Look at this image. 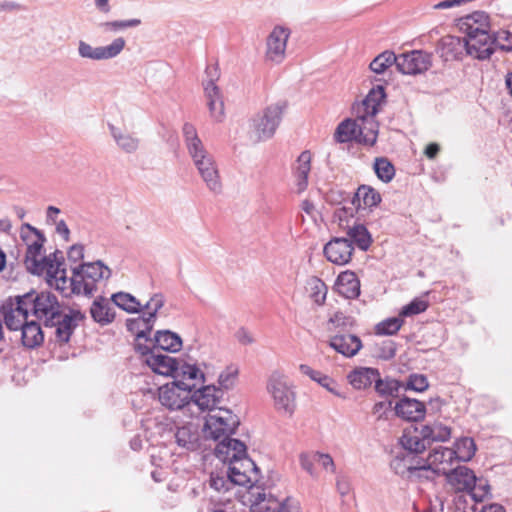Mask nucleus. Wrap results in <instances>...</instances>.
<instances>
[{
    "label": "nucleus",
    "instance_id": "obj_47",
    "mask_svg": "<svg viewBox=\"0 0 512 512\" xmlns=\"http://www.w3.org/2000/svg\"><path fill=\"white\" fill-rule=\"evenodd\" d=\"M310 297L313 302L319 306L323 305L326 301L328 292L327 285L319 278L311 279L310 283Z\"/></svg>",
    "mask_w": 512,
    "mask_h": 512
},
{
    "label": "nucleus",
    "instance_id": "obj_13",
    "mask_svg": "<svg viewBox=\"0 0 512 512\" xmlns=\"http://www.w3.org/2000/svg\"><path fill=\"white\" fill-rule=\"evenodd\" d=\"M446 477L449 485L456 492H468L477 502H481L484 495L488 493L487 490H484L481 495L475 492L476 476L468 467L459 466L451 470Z\"/></svg>",
    "mask_w": 512,
    "mask_h": 512
},
{
    "label": "nucleus",
    "instance_id": "obj_56",
    "mask_svg": "<svg viewBox=\"0 0 512 512\" xmlns=\"http://www.w3.org/2000/svg\"><path fill=\"white\" fill-rule=\"evenodd\" d=\"M314 455H318V452H308L300 455L302 468L312 476H316L318 473V460L312 459V456Z\"/></svg>",
    "mask_w": 512,
    "mask_h": 512
},
{
    "label": "nucleus",
    "instance_id": "obj_38",
    "mask_svg": "<svg viewBox=\"0 0 512 512\" xmlns=\"http://www.w3.org/2000/svg\"><path fill=\"white\" fill-rule=\"evenodd\" d=\"M157 347L169 352H178L182 348L180 336L171 331H158L155 335Z\"/></svg>",
    "mask_w": 512,
    "mask_h": 512
},
{
    "label": "nucleus",
    "instance_id": "obj_64",
    "mask_svg": "<svg viewBox=\"0 0 512 512\" xmlns=\"http://www.w3.org/2000/svg\"><path fill=\"white\" fill-rule=\"evenodd\" d=\"M299 370L303 375L308 376L311 380L317 382V379L322 374V372L314 370L312 367L306 364H301L299 366Z\"/></svg>",
    "mask_w": 512,
    "mask_h": 512
},
{
    "label": "nucleus",
    "instance_id": "obj_1",
    "mask_svg": "<svg viewBox=\"0 0 512 512\" xmlns=\"http://www.w3.org/2000/svg\"><path fill=\"white\" fill-rule=\"evenodd\" d=\"M20 236L27 246L25 265L36 275L44 276L49 286L65 293L69 290L65 262L57 253L44 256L42 253L44 238L40 232L29 224H23Z\"/></svg>",
    "mask_w": 512,
    "mask_h": 512
},
{
    "label": "nucleus",
    "instance_id": "obj_37",
    "mask_svg": "<svg viewBox=\"0 0 512 512\" xmlns=\"http://www.w3.org/2000/svg\"><path fill=\"white\" fill-rule=\"evenodd\" d=\"M22 343L28 348H34L42 344L44 336L40 325L35 321H26L22 327Z\"/></svg>",
    "mask_w": 512,
    "mask_h": 512
},
{
    "label": "nucleus",
    "instance_id": "obj_5",
    "mask_svg": "<svg viewBox=\"0 0 512 512\" xmlns=\"http://www.w3.org/2000/svg\"><path fill=\"white\" fill-rule=\"evenodd\" d=\"M206 79L203 82L204 93L207 99V105L210 110L211 117L220 122L224 118V102L216 81L220 78V69L218 64H211L205 70Z\"/></svg>",
    "mask_w": 512,
    "mask_h": 512
},
{
    "label": "nucleus",
    "instance_id": "obj_57",
    "mask_svg": "<svg viewBox=\"0 0 512 512\" xmlns=\"http://www.w3.org/2000/svg\"><path fill=\"white\" fill-rule=\"evenodd\" d=\"M494 43H497L502 50L512 51V33L508 30H499L494 34Z\"/></svg>",
    "mask_w": 512,
    "mask_h": 512
},
{
    "label": "nucleus",
    "instance_id": "obj_54",
    "mask_svg": "<svg viewBox=\"0 0 512 512\" xmlns=\"http://www.w3.org/2000/svg\"><path fill=\"white\" fill-rule=\"evenodd\" d=\"M426 439H423L421 436H411V435H404L402 437V444L405 447V449L420 453L423 450H425V441Z\"/></svg>",
    "mask_w": 512,
    "mask_h": 512
},
{
    "label": "nucleus",
    "instance_id": "obj_41",
    "mask_svg": "<svg viewBox=\"0 0 512 512\" xmlns=\"http://www.w3.org/2000/svg\"><path fill=\"white\" fill-rule=\"evenodd\" d=\"M112 300L119 308L128 313H138L141 310V303L131 294L119 292L112 296Z\"/></svg>",
    "mask_w": 512,
    "mask_h": 512
},
{
    "label": "nucleus",
    "instance_id": "obj_2",
    "mask_svg": "<svg viewBox=\"0 0 512 512\" xmlns=\"http://www.w3.org/2000/svg\"><path fill=\"white\" fill-rule=\"evenodd\" d=\"M385 98L384 89L377 86L370 90L367 96L354 107L355 124L358 133V143L373 146L378 137L379 125L375 120L381 103Z\"/></svg>",
    "mask_w": 512,
    "mask_h": 512
},
{
    "label": "nucleus",
    "instance_id": "obj_10",
    "mask_svg": "<svg viewBox=\"0 0 512 512\" xmlns=\"http://www.w3.org/2000/svg\"><path fill=\"white\" fill-rule=\"evenodd\" d=\"M35 317L44 321L45 325H54L55 319L61 318V306L56 296L49 292H41L32 298V307Z\"/></svg>",
    "mask_w": 512,
    "mask_h": 512
},
{
    "label": "nucleus",
    "instance_id": "obj_33",
    "mask_svg": "<svg viewBox=\"0 0 512 512\" xmlns=\"http://www.w3.org/2000/svg\"><path fill=\"white\" fill-rule=\"evenodd\" d=\"M452 430L449 426L440 422L423 425L420 436L428 442H446L451 438Z\"/></svg>",
    "mask_w": 512,
    "mask_h": 512
},
{
    "label": "nucleus",
    "instance_id": "obj_42",
    "mask_svg": "<svg viewBox=\"0 0 512 512\" xmlns=\"http://www.w3.org/2000/svg\"><path fill=\"white\" fill-rule=\"evenodd\" d=\"M235 485L228 472H212L209 478V486L219 493H226Z\"/></svg>",
    "mask_w": 512,
    "mask_h": 512
},
{
    "label": "nucleus",
    "instance_id": "obj_12",
    "mask_svg": "<svg viewBox=\"0 0 512 512\" xmlns=\"http://www.w3.org/2000/svg\"><path fill=\"white\" fill-rule=\"evenodd\" d=\"M290 30L283 26H275L266 39L265 60L279 64L285 59Z\"/></svg>",
    "mask_w": 512,
    "mask_h": 512
},
{
    "label": "nucleus",
    "instance_id": "obj_8",
    "mask_svg": "<svg viewBox=\"0 0 512 512\" xmlns=\"http://www.w3.org/2000/svg\"><path fill=\"white\" fill-rule=\"evenodd\" d=\"M285 109V102L270 104L253 120L257 140L268 139L275 133Z\"/></svg>",
    "mask_w": 512,
    "mask_h": 512
},
{
    "label": "nucleus",
    "instance_id": "obj_6",
    "mask_svg": "<svg viewBox=\"0 0 512 512\" xmlns=\"http://www.w3.org/2000/svg\"><path fill=\"white\" fill-rule=\"evenodd\" d=\"M238 425L239 419L232 411L219 408L206 418L204 434L207 438L219 440L233 434Z\"/></svg>",
    "mask_w": 512,
    "mask_h": 512
},
{
    "label": "nucleus",
    "instance_id": "obj_58",
    "mask_svg": "<svg viewBox=\"0 0 512 512\" xmlns=\"http://www.w3.org/2000/svg\"><path fill=\"white\" fill-rule=\"evenodd\" d=\"M164 305V297L160 294H155L150 298V300L146 303L145 308L148 311V318L154 322L156 317V313L163 307Z\"/></svg>",
    "mask_w": 512,
    "mask_h": 512
},
{
    "label": "nucleus",
    "instance_id": "obj_46",
    "mask_svg": "<svg viewBox=\"0 0 512 512\" xmlns=\"http://www.w3.org/2000/svg\"><path fill=\"white\" fill-rule=\"evenodd\" d=\"M392 64L397 66V56L391 51H385L374 58L370 63V69L377 74H381Z\"/></svg>",
    "mask_w": 512,
    "mask_h": 512
},
{
    "label": "nucleus",
    "instance_id": "obj_61",
    "mask_svg": "<svg viewBox=\"0 0 512 512\" xmlns=\"http://www.w3.org/2000/svg\"><path fill=\"white\" fill-rule=\"evenodd\" d=\"M118 145L124 149L125 151L127 152H132L134 151L137 146H138V142L136 139L132 138L131 136H128V135H114Z\"/></svg>",
    "mask_w": 512,
    "mask_h": 512
},
{
    "label": "nucleus",
    "instance_id": "obj_50",
    "mask_svg": "<svg viewBox=\"0 0 512 512\" xmlns=\"http://www.w3.org/2000/svg\"><path fill=\"white\" fill-rule=\"evenodd\" d=\"M429 307L427 300L423 298H415L409 304L402 307L400 311L401 317H409L423 313Z\"/></svg>",
    "mask_w": 512,
    "mask_h": 512
},
{
    "label": "nucleus",
    "instance_id": "obj_21",
    "mask_svg": "<svg viewBox=\"0 0 512 512\" xmlns=\"http://www.w3.org/2000/svg\"><path fill=\"white\" fill-rule=\"evenodd\" d=\"M465 39L453 35L443 36L437 44V52L445 61L461 60L466 55Z\"/></svg>",
    "mask_w": 512,
    "mask_h": 512
},
{
    "label": "nucleus",
    "instance_id": "obj_34",
    "mask_svg": "<svg viewBox=\"0 0 512 512\" xmlns=\"http://www.w3.org/2000/svg\"><path fill=\"white\" fill-rule=\"evenodd\" d=\"M175 373L176 377L180 378L178 381L183 386H187V384H193V390L197 387L198 384H201L205 381L204 373L198 366L194 364L183 363L180 366L178 365V370Z\"/></svg>",
    "mask_w": 512,
    "mask_h": 512
},
{
    "label": "nucleus",
    "instance_id": "obj_36",
    "mask_svg": "<svg viewBox=\"0 0 512 512\" xmlns=\"http://www.w3.org/2000/svg\"><path fill=\"white\" fill-rule=\"evenodd\" d=\"M451 451L454 453L453 458L456 462L470 461L476 453V444L473 438L462 437L454 442Z\"/></svg>",
    "mask_w": 512,
    "mask_h": 512
},
{
    "label": "nucleus",
    "instance_id": "obj_53",
    "mask_svg": "<svg viewBox=\"0 0 512 512\" xmlns=\"http://www.w3.org/2000/svg\"><path fill=\"white\" fill-rule=\"evenodd\" d=\"M408 473L409 477L419 480H433L436 476H438L437 474L430 473V465H428L426 459L423 462L418 463V465L409 466Z\"/></svg>",
    "mask_w": 512,
    "mask_h": 512
},
{
    "label": "nucleus",
    "instance_id": "obj_30",
    "mask_svg": "<svg viewBox=\"0 0 512 512\" xmlns=\"http://www.w3.org/2000/svg\"><path fill=\"white\" fill-rule=\"evenodd\" d=\"M84 316L79 311H70L69 314H62L61 318L55 319L56 338L60 343H67L77 325V322L82 320Z\"/></svg>",
    "mask_w": 512,
    "mask_h": 512
},
{
    "label": "nucleus",
    "instance_id": "obj_23",
    "mask_svg": "<svg viewBox=\"0 0 512 512\" xmlns=\"http://www.w3.org/2000/svg\"><path fill=\"white\" fill-rule=\"evenodd\" d=\"M215 455L222 462L230 464L236 459L246 457L247 448L243 442L227 436L215 447Z\"/></svg>",
    "mask_w": 512,
    "mask_h": 512
},
{
    "label": "nucleus",
    "instance_id": "obj_4",
    "mask_svg": "<svg viewBox=\"0 0 512 512\" xmlns=\"http://www.w3.org/2000/svg\"><path fill=\"white\" fill-rule=\"evenodd\" d=\"M267 390L277 410L292 414L295 408V393L286 375L278 371L273 372L268 379Z\"/></svg>",
    "mask_w": 512,
    "mask_h": 512
},
{
    "label": "nucleus",
    "instance_id": "obj_17",
    "mask_svg": "<svg viewBox=\"0 0 512 512\" xmlns=\"http://www.w3.org/2000/svg\"><path fill=\"white\" fill-rule=\"evenodd\" d=\"M227 472L235 485L251 486L257 480V468L248 456L232 461Z\"/></svg>",
    "mask_w": 512,
    "mask_h": 512
},
{
    "label": "nucleus",
    "instance_id": "obj_59",
    "mask_svg": "<svg viewBox=\"0 0 512 512\" xmlns=\"http://www.w3.org/2000/svg\"><path fill=\"white\" fill-rule=\"evenodd\" d=\"M407 386L408 388L417 392H423L428 388L429 383L426 376L421 374H413L409 377Z\"/></svg>",
    "mask_w": 512,
    "mask_h": 512
},
{
    "label": "nucleus",
    "instance_id": "obj_16",
    "mask_svg": "<svg viewBox=\"0 0 512 512\" xmlns=\"http://www.w3.org/2000/svg\"><path fill=\"white\" fill-rule=\"evenodd\" d=\"M253 512H300V505L289 496L278 498L272 494H263L253 504Z\"/></svg>",
    "mask_w": 512,
    "mask_h": 512
},
{
    "label": "nucleus",
    "instance_id": "obj_7",
    "mask_svg": "<svg viewBox=\"0 0 512 512\" xmlns=\"http://www.w3.org/2000/svg\"><path fill=\"white\" fill-rule=\"evenodd\" d=\"M193 384L183 386L179 381H172L159 387L158 399L169 410H180L191 401Z\"/></svg>",
    "mask_w": 512,
    "mask_h": 512
},
{
    "label": "nucleus",
    "instance_id": "obj_29",
    "mask_svg": "<svg viewBox=\"0 0 512 512\" xmlns=\"http://www.w3.org/2000/svg\"><path fill=\"white\" fill-rule=\"evenodd\" d=\"M329 346L345 357H353L362 348V341L352 334H341L332 336Z\"/></svg>",
    "mask_w": 512,
    "mask_h": 512
},
{
    "label": "nucleus",
    "instance_id": "obj_39",
    "mask_svg": "<svg viewBox=\"0 0 512 512\" xmlns=\"http://www.w3.org/2000/svg\"><path fill=\"white\" fill-rule=\"evenodd\" d=\"M334 139L338 143H346L352 140L358 142L357 127L354 119L342 121L335 130Z\"/></svg>",
    "mask_w": 512,
    "mask_h": 512
},
{
    "label": "nucleus",
    "instance_id": "obj_60",
    "mask_svg": "<svg viewBox=\"0 0 512 512\" xmlns=\"http://www.w3.org/2000/svg\"><path fill=\"white\" fill-rule=\"evenodd\" d=\"M313 460H318V468H322L325 471L334 472L335 465L332 457L329 454L319 453L318 455L312 456Z\"/></svg>",
    "mask_w": 512,
    "mask_h": 512
},
{
    "label": "nucleus",
    "instance_id": "obj_31",
    "mask_svg": "<svg viewBox=\"0 0 512 512\" xmlns=\"http://www.w3.org/2000/svg\"><path fill=\"white\" fill-rule=\"evenodd\" d=\"M382 198L380 193L369 185H360L353 197L352 203L357 209L376 207Z\"/></svg>",
    "mask_w": 512,
    "mask_h": 512
},
{
    "label": "nucleus",
    "instance_id": "obj_43",
    "mask_svg": "<svg viewBox=\"0 0 512 512\" xmlns=\"http://www.w3.org/2000/svg\"><path fill=\"white\" fill-rule=\"evenodd\" d=\"M349 240L354 241L362 250H367L371 243V236L365 226L359 224L351 227L348 231Z\"/></svg>",
    "mask_w": 512,
    "mask_h": 512
},
{
    "label": "nucleus",
    "instance_id": "obj_3",
    "mask_svg": "<svg viewBox=\"0 0 512 512\" xmlns=\"http://www.w3.org/2000/svg\"><path fill=\"white\" fill-rule=\"evenodd\" d=\"M110 269L101 261L86 263L74 269L69 280V289L75 294H92L97 289V283L108 279Z\"/></svg>",
    "mask_w": 512,
    "mask_h": 512
},
{
    "label": "nucleus",
    "instance_id": "obj_25",
    "mask_svg": "<svg viewBox=\"0 0 512 512\" xmlns=\"http://www.w3.org/2000/svg\"><path fill=\"white\" fill-rule=\"evenodd\" d=\"M313 154L309 150L303 151L292 166V174L298 192H303L308 186Z\"/></svg>",
    "mask_w": 512,
    "mask_h": 512
},
{
    "label": "nucleus",
    "instance_id": "obj_55",
    "mask_svg": "<svg viewBox=\"0 0 512 512\" xmlns=\"http://www.w3.org/2000/svg\"><path fill=\"white\" fill-rule=\"evenodd\" d=\"M317 383L335 396L343 399L346 398V396L338 389L337 382L330 376L322 373L317 379Z\"/></svg>",
    "mask_w": 512,
    "mask_h": 512
},
{
    "label": "nucleus",
    "instance_id": "obj_24",
    "mask_svg": "<svg viewBox=\"0 0 512 512\" xmlns=\"http://www.w3.org/2000/svg\"><path fill=\"white\" fill-rule=\"evenodd\" d=\"M360 280L355 272L346 270L341 272L334 285L336 293L346 299H356L361 293Z\"/></svg>",
    "mask_w": 512,
    "mask_h": 512
},
{
    "label": "nucleus",
    "instance_id": "obj_27",
    "mask_svg": "<svg viewBox=\"0 0 512 512\" xmlns=\"http://www.w3.org/2000/svg\"><path fill=\"white\" fill-rule=\"evenodd\" d=\"M222 398V391L214 385L204 386L193 394L191 393V401H193L200 410L215 409Z\"/></svg>",
    "mask_w": 512,
    "mask_h": 512
},
{
    "label": "nucleus",
    "instance_id": "obj_52",
    "mask_svg": "<svg viewBox=\"0 0 512 512\" xmlns=\"http://www.w3.org/2000/svg\"><path fill=\"white\" fill-rule=\"evenodd\" d=\"M239 370L235 365L227 366L219 375L218 383L224 389L233 387L238 378Z\"/></svg>",
    "mask_w": 512,
    "mask_h": 512
},
{
    "label": "nucleus",
    "instance_id": "obj_49",
    "mask_svg": "<svg viewBox=\"0 0 512 512\" xmlns=\"http://www.w3.org/2000/svg\"><path fill=\"white\" fill-rule=\"evenodd\" d=\"M183 133L190 154H195L196 151H200L204 148L201 140L197 136L196 129L192 124L186 123L183 126Z\"/></svg>",
    "mask_w": 512,
    "mask_h": 512
},
{
    "label": "nucleus",
    "instance_id": "obj_14",
    "mask_svg": "<svg viewBox=\"0 0 512 512\" xmlns=\"http://www.w3.org/2000/svg\"><path fill=\"white\" fill-rule=\"evenodd\" d=\"M190 155L208 188L214 192L220 191V176L213 157L204 148Z\"/></svg>",
    "mask_w": 512,
    "mask_h": 512
},
{
    "label": "nucleus",
    "instance_id": "obj_44",
    "mask_svg": "<svg viewBox=\"0 0 512 512\" xmlns=\"http://www.w3.org/2000/svg\"><path fill=\"white\" fill-rule=\"evenodd\" d=\"M404 324L403 317L387 318L379 322L374 330L376 335H395L401 329Z\"/></svg>",
    "mask_w": 512,
    "mask_h": 512
},
{
    "label": "nucleus",
    "instance_id": "obj_11",
    "mask_svg": "<svg viewBox=\"0 0 512 512\" xmlns=\"http://www.w3.org/2000/svg\"><path fill=\"white\" fill-rule=\"evenodd\" d=\"M431 65L432 55L421 50H413L397 55V69L403 74H421L427 71Z\"/></svg>",
    "mask_w": 512,
    "mask_h": 512
},
{
    "label": "nucleus",
    "instance_id": "obj_51",
    "mask_svg": "<svg viewBox=\"0 0 512 512\" xmlns=\"http://www.w3.org/2000/svg\"><path fill=\"white\" fill-rule=\"evenodd\" d=\"M141 24L140 19H129V20H115L108 21L100 24V27L105 32H117L130 27H136Z\"/></svg>",
    "mask_w": 512,
    "mask_h": 512
},
{
    "label": "nucleus",
    "instance_id": "obj_48",
    "mask_svg": "<svg viewBox=\"0 0 512 512\" xmlns=\"http://www.w3.org/2000/svg\"><path fill=\"white\" fill-rule=\"evenodd\" d=\"M175 438L179 446L191 449L195 446L198 435L189 426H183L177 429Z\"/></svg>",
    "mask_w": 512,
    "mask_h": 512
},
{
    "label": "nucleus",
    "instance_id": "obj_63",
    "mask_svg": "<svg viewBox=\"0 0 512 512\" xmlns=\"http://www.w3.org/2000/svg\"><path fill=\"white\" fill-rule=\"evenodd\" d=\"M375 383V390L381 394V395H388L391 394L392 388L390 387V384L386 381H383L380 378V375L378 378L374 381Z\"/></svg>",
    "mask_w": 512,
    "mask_h": 512
},
{
    "label": "nucleus",
    "instance_id": "obj_9",
    "mask_svg": "<svg viewBox=\"0 0 512 512\" xmlns=\"http://www.w3.org/2000/svg\"><path fill=\"white\" fill-rule=\"evenodd\" d=\"M31 307V295L18 296L7 300L2 306V313L8 329L19 330L27 321Z\"/></svg>",
    "mask_w": 512,
    "mask_h": 512
},
{
    "label": "nucleus",
    "instance_id": "obj_40",
    "mask_svg": "<svg viewBox=\"0 0 512 512\" xmlns=\"http://www.w3.org/2000/svg\"><path fill=\"white\" fill-rule=\"evenodd\" d=\"M373 168L378 179L384 183L391 182L396 173L394 165L386 157H377Z\"/></svg>",
    "mask_w": 512,
    "mask_h": 512
},
{
    "label": "nucleus",
    "instance_id": "obj_26",
    "mask_svg": "<svg viewBox=\"0 0 512 512\" xmlns=\"http://www.w3.org/2000/svg\"><path fill=\"white\" fill-rule=\"evenodd\" d=\"M144 362L157 374L163 376L173 375L178 370L175 358L151 351L144 355Z\"/></svg>",
    "mask_w": 512,
    "mask_h": 512
},
{
    "label": "nucleus",
    "instance_id": "obj_28",
    "mask_svg": "<svg viewBox=\"0 0 512 512\" xmlns=\"http://www.w3.org/2000/svg\"><path fill=\"white\" fill-rule=\"evenodd\" d=\"M395 413L398 417L406 421H420L424 418L426 408L423 402L416 399L402 398L395 407Z\"/></svg>",
    "mask_w": 512,
    "mask_h": 512
},
{
    "label": "nucleus",
    "instance_id": "obj_19",
    "mask_svg": "<svg viewBox=\"0 0 512 512\" xmlns=\"http://www.w3.org/2000/svg\"><path fill=\"white\" fill-rule=\"evenodd\" d=\"M125 44V39L122 37L114 39L112 43L107 46L95 48L85 42H80L79 53L82 57L94 60L110 59L120 54Z\"/></svg>",
    "mask_w": 512,
    "mask_h": 512
},
{
    "label": "nucleus",
    "instance_id": "obj_22",
    "mask_svg": "<svg viewBox=\"0 0 512 512\" xmlns=\"http://www.w3.org/2000/svg\"><path fill=\"white\" fill-rule=\"evenodd\" d=\"M464 39L466 55L474 59L486 60L494 53V41L490 34H485V36H471Z\"/></svg>",
    "mask_w": 512,
    "mask_h": 512
},
{
    "label": "nucleus",
    "instance_id": "obj_35",
    "mask_svg": "<svg viewBox=\"0 0 512 512\" xmlns=\"http://www.w3.org/2000/svg\"><path fill=\"white\" fill-rule=\"evenodd\" d=\"M90 313L94 321L102 325L111 323L115 317V313L110 302L104 298L96 299L93 302L90 308Z\"/></svg>",
    "mask_w": 512,
    "mask_h": 512
},
{
    "label": "nucleus",
    "instance_id": "obj_45",
    "mask_svg": "<svg viewBox=\"0 0 512 512\" xmlns=\"http://www.w3.org/2000/svg\"><path fill=\"white\" fill-rule=\"evenodd\" d=\"M127 328L132 333L136 334L137 337H146L153 328V321L151 318L139 316L134 319L127 321Z\"/></svg>",
    "mask_w": 512,
    "mask_h": 512
},
{
    "label": "nucleus",
    "instance_id": "obj_32",
    "mask_svg": "<svg viewBox=\"0 0 512 512\" xmlns=\"http://www.w3.org/2000/svg\"><path fill=\"white\" fill-rule=\"evenodd\" d=\"M378 376L379 372L377 369L360 367L351 371L347 375V379L353 388L361 390L370 387Z\"/></svg>",
    "mask_w": 512,
    "mask_h": 512
},
{
    "label": "nucleus",
    "instance_id": "obj_15",
    "mask_svg": "<svg viewBox=\"0 0 512 512\" xmlns=\"http://www.w3.org/2000/svg\"><path fill=\"white\" fill-rule=\"evenodd\" d=\"M457 26L466 37L485 36L490 32L491 18L485 11H474L461 17Z\"/></svg>",
    "mask_w": 512,
    "mask_h": 512
},
{
    "label": "nucleus",
    "instance_id": "obj_18",
    "mask_svg": "<svg viewBox=\"0 0 512 512\" xmlns=\"http://www.w3.org/2000/svg\"><path fill=\"white\" fill-rule=\"evenodd\" d=\"M323 252L331 263L345 265L352 259L354 246L347 238H333L325 244Z\"/></svg>",
    "mask_w": 512,
    "mask_h": 512
},
{
    "label": "nucleus",
    "instance_id": "obj_20",
    "mask_svg": "<svg viewBox=\"0 0 512 512\" xmlns=\"http://www.w3.org/2000/svg\"><path fill=\"white\" fill-rule=\"evenodd\" d=\"M453 455L451 448L448 447L439 446L430 451L426 458L428 465H430V473L447 475L456 462Z\"/></svg>",
    "mask_w": 512,
    "mask_h": 512
},
{
    "label": "nucleus",
    "instance_id": "obj_62",
    "mask_svg": "<svg viewBox=\"0 0 512 512\" xmlns=\"http://www.w3.org/2000/svg\"><path fill=\"white\" fill-rule=\"evenodd\" d=\"M392 407L391 401H380L375 403L373 406L372 412L374 415H377L378 418L383 417L387 411H389Z\"/></svg>",
    "mask_w": 512,
    "mask_h": 512
}]
</instances>
